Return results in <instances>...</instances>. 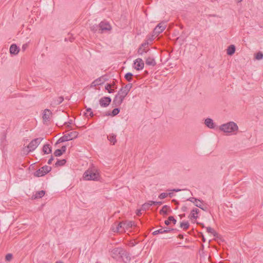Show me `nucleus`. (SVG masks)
I'll use <instances>...</instances> for the list:
<instances>
[{
  "label": "nucleus",
  "mask_w": 263,
  "mask_h": 263,
  "mask_svg": "<svg viewBox=\"0 0 263 263\" xmlns=\"http://www.w3.org/2000/svg\"><path fill=\"white\" fill-rule=\"evenodd\" d=\"M219 129L224 133L235 134L238 129V127L236 123L231 121L221 125L219 127Z\"/></svg>",
  "instance_id": "obj_1"
},
{
  "label": "nucleus",
  "mask_w": 263,
  "mask_h": 263,
  "mask_svg": "<svg viewBox=\"0 0 263 263\" xmlns=\"http://www.w3.org/2000/svg\"><path fill=\"white\" fill-rule=\"evenodd\" d=\"M127 94L128 92L123 88H121L114 98L113 104L116 107L120 106Z\"/></svg>",
  "instance_id": "obj_2"
},
{
  "label": "nucleus",
  "mask_w": 263,
  "mask_h": 263,
  "mask_svg": "<svg viewBox=\"0 0 263 263\" xmlns=\"http://www.w3.org/2000/svg\"><path fill=\"white\" fill-rule=\"evenodd\" d=\"M78 132L76 131L68 133L67 134L64 135L63 136L59 138V140L57 141V143L72 140L73 139L77 138L78 137Z\"/></svg>",
  "instance_id": "obj_3"
},
{
  "label": "nucleus",
  "mask_w": 263,
  "mask_h": 263,
  "mask_svg": "<svg viewBox=\"0 0 263 263\" xmlns=\"http://www.w3.org/2000/svg\"><path fill=\"white\" fill-rule=\"evenodd\" d=\"M83 178L86 180H98L99 174L91 170H88L84 173Z\"/></svg>",
  "instance_id": "obj_4"
},
{
  "label": "nucleus",
  "mask_w": 263,
  "mask_h": 263,
  "mask_svg": "<svg viewBox=\"0 0 263 263\" xmlns=\"http://www.w3.org/2000/svg\"><path fill=\"white\" fill-rule=\"evenodd\" d=\"M110 256L114 259L118 260L121 259L122 255L125 254V250L121 247L115 248L110 251Z\"/></svg>",
  "instance_id": "obj_5"
},
{
  "label": "nucleus",
  "mask_w": 263,
  "mask_h": 263,
  "mask_svg": "<svg viewBox=\"0 0 263 263\" xmlns=\"http://www.w3.org/2000/svg\"><path fill=\"white\" fill-rule=\"evenodd\" d=\"M51 170V166L45 165L42 167L41 168L39 169L38 170L36 171L34 173V176L37 177H42L50 172Z\"/></svg>",
  "instance_id": "obj_6"
},
{
  "label": "nucleus",
  "mask_w": 263,
  "mask_h": 263,
  "mask_svg": "<svg viewBox=\"0 0 263 263\" xmlns=\"http://www.w3.org/2000/svg\"><path fill=\"white\" fill-rule=\"evenodd\" d=\"M43 139V138L40 137L32 140L29 143L27 146L28 148L29 149V152H32L36 149L38 145L41 143Z\"/></svg>",
  "instance_id": "obj_7"
},
{
  "label": "nucleus",
  "mask_w": 263,
  "mask_h": 263,
  "mask_svg": "<svg viewBox=\"0 0 263 263\" xmlns=\"http://www.w3.org/2000/svg\"><path fill=\"white\" fill-rule=\"evenodd\" d=\"M166 27L165 22H161L158 24L153 30V36L158 35L165 30Z\"/></svg>",
  "instance_id": "obj_8"
},
{
  "label": "nucleus",
  "mask_w": 263,
  "mask_h": 263,
  "mask_svg": "<svg viewBox=\"0 0 263 263\" xmlns=\"http://www.w3.org/2000/svg\"><path fill=\"white\" fill-rule=\"evenodd\" d=\"M111 102L109 97H103L99 100V104L102 107H107Z\"/></svg>",
  "instance_id": "obj_9"
},
{
  "label": "nucleus",
  "mask_w": 263,
  "mask_h": 263,
  "mask_svg": "<svg viewBox=\"0 0 263 263\" xmlns=\"http://www.w3.org/2000/svg\"><path fill=\"white\" fill-rule=\"evenodd\" d=\"M145 64L146 65L155 66L157 63L155 59V57L153 54L149 53L148 56L147 58H145Z\"/></svg>",
  "instance_id": "obj_10"
},
{
  "label": "nucleus",
  "mask_w": 263,
  "mask_h": 263,
  "mask_svg": "<svg viewBox=\"0 0 263 263\" xmlns=\"http://www.w3.org/2000/svg\"><path fill=\"white\" fill-rule=\"evenodd\" d=\"M100 33H103L104 31H108L111 29V26L107 22H101L99 24Z\"/></svg>",
  "instance_id": "obj_11"
},
{
  "label": "nucleus",
  "mask_w": 263,
  "mask_h": 263,
  "mask_svg": "<svg viewBox=\"0 0 263 263\" xmlns=\"http://www.w3.org/2000/svg\"><path fill=\"white\" fill-rule=\"evenodd\" d=\"M134 64L135 65V68L137 70H140L143 69L144 64L142 59L138 58L134 61Z\"/></svg>",
  "instance_id": "obj_12"
},
{
  "label": "nucleus",
  "mask_w": 263,
  "mask_h": 263,
  "mask_svg": "<svg viewBox=\"0 0 263 263\" xmlns=\"http://www.w3.org/2000/svg\"><path fill=\"white\" fill-rule=\"evenodd\" d=\"M63 101L64 97L63 96L55 98L53 99V100L51 102V105L53 106H57L60 105L62 102H63Z\"/></svg>",
  "instance_id": "obj_13"
},
{
  "label": "nucleus",
  "mask_w": 263,
  "mask_h": 263,
  "mask_svg": "<svg viewBox=\"0 0 263 263\" xmlns=\"http://www.w3.org/2000/svg\"><path fill=\"white\" fill-rule=\"evenodd\" d=\"M51 114L52 112L49 109H46L44 110V114L43 115V120H44L45 121H49Z\"/></svg>",
  "instance_id": "obj_14"
},
{
  "label": "nucleus",
  "mask_w": 263,
  "mask_h": 263,
  "mask_svg": "<svg viewBox=\"0 0 263 263\" xmlns=\"http://www.w3.org/2000/svg\"><path fill=\"white\" fill-rule=\"evenodd\" d=\"M9 50L11 54L16 55L18 53L20 48L16 44H13L10 46Z\"/></svg>",
  "instance_id": "obj_15"
},
{
  "label": "nucleus",
  "mask_w": 263,
  "mask_h": 263,
  "mask_svg": "<svg viewBox=\"0 0 263 263\" xmlns=\"http://www.w3.org/2000/svg\"><path fill=\"white\" fill-rule=\"evenodd\" d=\"M104 81L105 80L103 77H100L92 82L91 83V86H96L102 85L104 83Z\"/></svg>",
  "instance_id": "obj_16"
},
{
  "label": "nucleus",
  "mask_w": 263,
  "mask_h": 263,
  "mask_svg": "<svg viewBox=\"0 0 263 263\" xmlns=\"http://www.w3.org/2000/svg\"><path fill=\"white\" fill-rule=\"evenodd\" d=\"M199 212V210L197 208L193 209L191 212V214L189 216V217L191 220L196 219L198 218L197 216L195 215H197Z\"/></svg>",
  "instance_id": "obj_17"
},
{
  "label": "nucleus",
  "mask_w": 263,
  "mask_h": 263,
  "mask_svg": "<svg viewBox=\"0 0 263 263\" xmlns=\"http://www.w3.org/2000/svg\"><path fill=\"white\" fill-rule=\"evenodd\" d=\"M42 151L44 153V154H49L51 153L52 150H51V147L50 145L49 144H44L43 148Z\"/></svg>",
  "instance_id": "obj_18"
},
{
  "label": "nucleus",
  "mask_w": 263,
  "mask_h": 263,
  "mask_svg": "<svg viewBox=\"0 0 263 263\" xmlns=\"http://www.w3.org/2000/svg\"><path fill=\"white\" fill-rule=\"evenodd\" d=\"M205 124L211 129H213L215 127L213 121L211 118H207L205 120Z\"/></svg>",
  "instance_id": "obj_19"
},
{
  "label": "nucleus",
  "mask_w": 263,
  "mask_h": 263,
  "mask_svg": "<svg viewBox=\"0 0 263 263\" xmlns=\"http://www.w3.org/2000/svg\"><path fill=\"white\" fill-rule=\"evenodd\" d=\"M235 50V46L234 45H231L228 47L227 53L229 55H232L234 54Z\"/></svg>",
  "instance_id": "obj_20"
},
{
  "label": "nucleus",
  "mask_w": 263,
  "mask_h": 263,
  "mask_svg": "<svg viewBox=\"0 0 263 263\" xmlns=\"http://www.w3.org/2000/svg\"><path fill=\"white\" fill-rule=\"evenodd\" d=\"M125 254L122 255L121 259L123 260L124 262H129L130 260V257L129 253L125 250Z\"/></svg>",
  "instance_id": "obj_21"
},
{
  "label": "nucleus",
  "mask_w": 263,
  "mask_h": 263,
  "mask_svg": "<svg viewBox=\"0 0 263 263\" xmlns=\"http://www.w3.org/2000/svg\"><path fill=\"white\" fill-rule=\"evenodd\" d=\"M45 194V192L43 190L37 191L33 195L32 198L34 199L41 198L44 196Z\"/></svg>",
  "instance_id": "obj_22"
},
{
  "label": "nucleus",
  "mask_w": 263,
  "mask_h": 263,
  "mask_svg": "<svg viewBox=\"0 0 263 263\" xmlns=\"http://www.w3.org/2000/svg\"><path fill=\"white\" fill-rule=\"evenodd\" d=\"M137 52L139 54L142 55L145 53L149 54L150 53V49L146 48H142V47H139Z\"/></svg>",
  "instance_id": "obj_23"
},
{
  "label": "nucleus",
  "mask_w": 263,
  "mask_h": 263,
  "mask_svg": "<svg viewBox=\"0 0 263 263\" xmlns=\"http://www.w3.org/2000/svg\"><path fill=\"white\" fill-rule=\"evenodd\" d=\"M125 224L124 222H119L116 228V230L115 231L119 232L120 231H123L125 228Z\"/></svg>",
  "instance_id": "obj_24"
},
{
  "label": "nucleus",
  "mask_w": 263,
  "mask_h": 263,
  "mask_svg": "<svg viewBox=\"0 0 263 263\" xmlns=\"http://www.w3.org/2000/svg\"><path fill=\"white\" fill-rule=\"evenodd\" d=\"M170 221H172L174 224H175L177 222V220L175 219V218L170 216L168 217V219L164 221V223L166 226H168L170 224Z\"/></svg>",
  "instance_id": "obj_25"
},
{
  "label": "nucleus",
  "mask_w": 263,
  "mask_h": 263,
  "mask_svg": "<svg viewBox=\"0 0 263 263\" xmlns=\"http://www.w3.org/2000/svg\"><path fill=\"white\" fill-rule=\"evenodd\" d=\"M108 140L114 145L117 142L116 135L114 134H111L107 137Z\"/></svg>",
  "instance_id": "obj_26"
},
{
  "label": "nucleus",
  "mask_w": 263,
  "mask_h": 263,
  "mask_svg": "<svg viewBox=\"0 0 263 263\" xmlns=\"http://www.w3.org/2000/svg\"><path fill=\"white\" fill-rule=\"evenodd\" d=\"M207 232L209 233H211L214 237H217L218 234V233L212 228L210 227H208L206 228Z\"/></svg>",
  "instance_id": "obj_27"
},
{
  "label": "nucleus",
  "mask_w": 263,
  "mask_h": 263,
  "mask_svg": "<svg viewBox=\"0 0 263 263\" xmlns=\"http://www.w3.org/2000/svg\"><path fill=\"white\" fill-rule=\"evenodd\" d=\"M90 29L91 31H92L93 32H98L100 33V27L99 25H92L90 27Z\"/></svg>",
  "instance_id": "obj_28"
},
{
  "label": "nucleus",
  "mask_w": 263,
  "mask_h": 263,
  "mask_svg": "<svg viewBox=\"0 0 263 263\" xmlns=\"http://www.w3.org/2000/svg\"><path fill=\"white\" fill-rule=\"evenodd\" d=\"M111 87V84L107 83L105 86V89L107 90V91L110 93H112L115 91L114 89H112Z\"/></svg>",
  "instance_id": "obj_29"
},
{
  "label": "nucleus",
  "mask_w": 263,
  "mask_h": 263,
  "mask_svg": "<svg viewBox=\"0 0 263 263\" xmlns=\"http://www.w3.org/2000/svg\"><path fill=\"white\" fill-rule=\"evenodd\" d=\"M66 162V159H62V160H58V161L55 163V166L56 167L59 166H63L65 164Z\"/></svg>",
  "instance_id": "obj_30"
},
{
  "label": "nucleus",
  "mask_w": 263,
  "mask_h": 263,
  "mask_svg": "<svg viewBox=\"0 0 263 263\" xmlns=\"http://www.w3.org/2000/svg\"><path fill=\"white\" fill-rule=\"evenodd\" d=\"M187 200L193 202L195 206H196V203H199L198 201L200 202H203V201H201L200 200L197 199L196 198H194V197H190V198H188L187 199Z\"/></svg>",
  "instance_id": "obj_31"
},
{
  "label": "nucleus",
  "mask_w": 263,
  "mask_h": 263,
  "mask_svg": "<svg viewBox=\"0 0 263 263\" xmlns=\"http://www.w3.org/2000/svg\"><path fill=\"white\" fill-rule=\"evenodd\" d=\"M190 226V224L188 221L186 222H182L180 223V228H182L183 230H187Z\"/></svg>",
  "instance_id": "obj_32"
},
{
  "label": "nucleus",
  "mask_w": 263,
  "mask_h": 263,
  "mask_svg": "<svg viewBox=\"0 0 263 263\" xmlns=\"http://www.w3.org/2000/svg\"><path fill=\"white\" fill-rule=\"evenodd\" d=\"M168 208H170V207L167 205H164L162 209L160 211V214H162V215H167V209Z\"/></svg>",
  "instance_id": "obj_33"
},
{
  "label": "nucleus",
  "mask_w": 263,
  "mask_h": 263,
  "mask_svg": "<svg viewBox=\"0 0 263 263\" xmlns=\"http://www.w3.org/2000/svg\"><path fill=\"white\" fill-rule=\"evenodd\" d=\"M133 76V74L132 73L127 72L125 74L124 77L127 81L131 82L133 80V78H132Z\"/></svg>",
  "instance_id": "obj_34"
},
{
  "label": "nucleus",
  "mask_w": 263,
  "mask_h": 263,
  "mask_svg": "<svg viewBox=\"0 0 263 263\" xmlns=\"http://www.w3.org/2000/svg\"><path fill=\"white\" fill-rule=\"evenodd\" d=\"M255 58L256 60H260L262 59H263V53L259 51L258 52H257V53L255 54Z\"/></svg>",
  "instance_id": "obj_35"
},
{
  "label": "nucleus",
  "mask_w": 263,
  "mask_h": 263,
  "mask_svg": "<svg viewBox=\"0 0 263 263\" xmlns=\"http://www.w3.org/2000/svg\"><path fill=\"white\" fill-rule=\"evenodd\" d=\"M124 223H126L125 224V228L126 229L132 228L133 226H135V222L132 221L124 222Z\"/></svg>",
  "instance_id": "obj_36"
},
{
  "label": "nucleus",
  "mask_w": 263,
  "mask_h": 263,
  "mask_svg": "<svg viewBox=\"0 0 263 263\" xmlns=\"http://www.w3.org/2000/svg\"><path fill=\"white\" fill-rule=\"evenodd\" d=\"M133 84L131 83H129L126 84L124 87H123V89L125 90V91H127L128 93L130 90V89L132 88Z\"/></svg>",
  "instance_id": "obj_37"
},
{
  "label": "nucleus",
  "mask_w": 263,
  "mask_h": 263,
  "mask_svg": "<svg viewBox=\"0 0 263 263\" xmlns=\"http://www.w3.org/2000/svg\"><path fill=\"white\" fill-rule=\"evenodd\" d=\"M120 111V109L119 108H116L112 110L111 111V116L114 117L116 115H117Z\"/></svg>",
  "instance_id": "obj_38"
},
{
  "label": "nucleus",
  "mask_w": 263,
  "mask_h": 263,
  "mask_svg": "<svg viewBox=\"0 0 263 263\" xmlns=\"http://www.w3.org/2000/svg\"><path fill=\"white\" fill-rule=\"evenodd\" d=\"M163 231H164L163 229H159V230H156V231H154L152 233V234L153 235H157L158 234H163V233H164Z\"/></svg>",
  "instance_id": "obj_39"
},
{
  "label": "nucleus",
  "mask_w": 263,
  "mask_h": 263,
  "mask_svg": "<svg viewBox=\"0 0 263 263\" xmlns=\"http://www.w3.org/2000/svg\"><path fill=\"white\" fill-rule=\"evenodd\" d=\"M63 154L62 152H61L60 149H56L54 152V155L56 157H60Z\"/></svg>",
  "instance_id": "obj_40"
},
{
  "label": "nucleus",
  "mask_w": 263,
  "mask_h": 263,
  "mask_svg": "<svg viewBox=\"0 0 263 263\" xmlns=\"http://www.w3.org/2000/svg\"><path fill=\"white\" fill-rule=\"evenodd\" d=\"M148 42L147 41H146L145 42L143 43L141 45H140V47H142V48H146V49H149L148 48Z\"/></svg>",
  "instance_id": "obj_41"
},
{
  "label": "nucleus",
  "mask_w": 263,
  "mask_h": 263,
  "mask_svg": "<svg viewBox=\"0 0 263 263\" xmlns=\"http://www.w3.org/2000/svg\"><path fill=\"white\" fill-rule=\"evenodd\" d=\"M178 230L176 229H171V228H166V229H164V233H170L172 231H177Z\"/></svg>",
  "instance_id": "obj_42"
},
{
  "label": "nucleus",
  "mask_w": 263,
  "mask_h": 263,
  "mask_svg": "<svg viewBox=\"0 0 263 263\" xmlns=\"http://www.w3.org/2000/svg\"><path fill=\"white\" fill-rule=\"evenodd\" d=\"M12 254L11 253H8L6 255L5 259L6 261H10L12 258Z\"/></svg>",
  "instance_id": "obj_43"
},
{
  "label": "nucleus",
  "mask_w": 263,
  "mask_h": 263,
  "mask_svg": "<svg viewBox=\"0 0 263 263\" xmlns=\"http://www.w3.org/2000/svg\"><path fill=\"white\" fill-rule=\"evenodd\" d=\"M168 196L167 193H162L159 196V198L160 199H163L166 198Z\"/></svg>",
  "instance_id": "obj_44"
},
{
  "label": "nucleus",
  "mask_w": 263,
  "mask_h": 263,
  "mask_svg": "<svg viewBox=\"0 0 263 263\" xmlns=\"http://www.w3.org/2000/svg\"><path fill=\"white\" fill-rule=\"evenodd\" d=\"M196 206L199 208L200 209H202L204 211H207V208L203 207L201 203H196Z\"/></svg>",
  "instance_id": "obj_45"
},
{
  "label": "nucleus",
  "mask_w": 263,
  "mask_h": 263,
  "mask_svg": "<svg viewBox=\"0 0 263 263\" xmlns=\"http://www.w3.org/2000/svg\"><path fill=\"white\" fill-rule=\"evenodd\" d=\"M149 208V205L148 204H147L146 203H144L142 205V210H144V211H146L147 210H148Z\"/></svg>",
  "instance_id": "obj_46"
},
{
  "label": "nucleus",
  "mask_w": 263,
  "mask_h": 263,
  "mask_svg": "<svg viewBox=\"0 0 263 263\" xmlns=\"http://www.w3.org/2000/svg\"><path fill=\"white\" fill-rule=\"evenodd\" d=\"M74 40V37L71 35L69 38L66 37L65 39V41H69L72 42Z\"/></svg>",
  "instance_id": "obj_47"
},
{
  "label": "nucleus",
  "mask_w": 263,
  "mask_h": 263,
  "mask_svg": "<svg viewBox=\"0 0 263 263\" xmlns=\"http://www.w3.org/2000/svg\"><path fill=\"white\" fill-rule=\"evenodd\" d=\"M72 123V120H69L67 122H65L64 124L66 125L67 127H70V125Z\"/></svg>",
  "instance_id": "obj_48"
},
{
  "label": "nucleus",
  "mask_w": 263,
  "mask_h": 263,
  "mask_svg": "<svg viewBox=\"0 0 263 263\" xmlns=\"http://www.w3.org/2000/svg\"><path fill=\"white\" fill-rule=\"evenodd\" d=\"M28 47V43H25L22 46V50L23 51H25Z\"/></svg>",
  "instance_id": "obj_49"
},
{
  "label": "nucleus",
  "mask_w": 263,
  "mask_h": 263,
  "mask_svg": "<svg viewBox=\"0 0 263 263\" xmlns=\"http://www.w3.org/2000/svg\"><path fill=\"white\" fill-rule=\"evenodd\" d=\"M60 150H61V152H62V153L63 154L64 153H65L66 152V146L64 145V146H62L61 147V148L60 149Z\"/></svg>",
  "instance_id": "obj_50"
},
{
  "label": "nucleus",
  "mask_w": 263,
  "mask_h": 263,
  "mask_svg": "<svg viewBox=\"0 0 263 263\" xmlns=\"http://www.w3.org/2000/svg\"><path fill=\"white\" fill-rule=\"evenodd\" d=\"M152 204H154V205H161L162 204V201H154V202H152Z\"/></svg>",
  "instance_id": "obj_51"
},
{
  "label": "nucleus",
  "mask_w": 263,
  "mask_h": 263,
  "mask_svg": "<svg viewBox=\"0 0 263 263\" xmlns=\"http://www.w3.org/2000/svg\"><path fill=\"white\" fill-rule=\"evenodd\" d=\"M199 236L202 237V240L203 242H205V238H204L202 233H199Z\"/></svg>",
  "instance_id": "obj_52"
},
{
  "label": "nucleus",
  "mask_w": 263,
  "mask_h": 263,
  "mask_svg": "<svg viewBox=\"0 0 263 263\" xmlns=\"http://www.w3.org/2000/svg\"><path fill=\"white\" fill-rule=\"evenodd\" d=\"M181 211H182V212H184L187 211V207L186 206L184 205V206H182V207H181Z\"/></svg>",
  "instance_id": "obj_53"
},
{
  "label": "nucleus",
  "mask_w": 263,
  "mask_h": 263,
  "mask_svg": "<svg viewBox=\"0 0 263 263\" xmlns=\"http://www.w3.org/2000/svg\"><path fill=\"white\" fill-rule=\"evenodd\" d=\"M53 157L52 156H51L50 158L48 160V162H47V163L48 164H51L52 163V161H53Z\"/></svg>",
  "instance_id": "obj_54"
},
{
  "label": "nucleus",
  "mask_w": 263,
  "mask_h": 263,
  "mask_svg": "<svg viewBox=\"0 0 263 263\" xmlns=\"http://www.w3.org/2000/svg\"><path fill=\"white\" fill-rule=\"evenodd\" d=\"M104 116H111V112H110V111L106 112L105 113V114L104 115Z\"/></svg>",
  "instance_id": "obj_55"
},
{
  "label": "nucleus",
  "mask_w": 263,
  "mask_h": 263,
  "mask_svg": "<svg viewBox=\"0 0 263 263\" xmlns=\"http://www.w3.org/2000/svg\"><path fill=\"white\" fill-rule=\"evenodd\" d=\"M152 202H154L153 201H149L148 202H146L147 203V204H148L149 205V207L150 208L151 206L152 205H154L153 204H152Z\"/></svg>",
  "instance_id": "obj_56"
},
{
  "label": "nucleus",
  "mask_w": 263,
  "mask_h": 263,
  "mask_svg": "<svg viewBox=\"0 0 263 263\" xmlns=\"http://www.w3.org/2000/svg\"><path fill=\"white\" fill-rule=\"evenodd\" d=\"M141 214V210H137V215L138 216H140Z\"/></svg>",
  "instance_id": "obj_57"
},
{
  "label": "nucleus",
  "mask_w": 263,
  "mask_h": 263,
  "mask_svg": "<svg viewBox=\"0 0 263 263\" xmlns=\"http://www.w3.org/2000/svg\"><path fill=\"white\" fill-rule=\"evenodd\" d=\"M178 237L180 239H183V235L182 234H179V235H178Z\"/></svg>",
  "instance_id": "obj_58"
},
{
  "label": "nucleus",
  "mask_w": 263,
  "mask_h": 263,
  "mask_svg": "<svg viewBox=\"0 0 263 263\" xmlns=\"http://www.w3.org/2000/svg\"><path fill=\"white\" fill-rule=\"evenodd\" d=\"M197 224L200 225L202 228H204V226L203 223L197 222Z\"/></svg>",
  "instance_id": "obj_59"
},
{
  "label": "nucleus",
  "mask_w": 263,
  "mask_h": 263,
  "mask_svg": "<svg viewBox=\"0 0 263 263\" xmlns=\"http://www.w3.org/2000/svg\"><path fill=\"white\" fill-rule=\"evenodd\" d=\"M172 191H174L175 192H178L181 191L180 189H173L172 190Z\"/></svg>",
  "instance_id": "obj_60"
},
{
  "label": "nucleus",
  "mask_w": 263,
  "mask_h": 263,
  "mask_svg": "<svg viewBox=\"0 0 263 263\" xmlns=\"http://www.w3.org/2000/svg\"><path fill=\"white\" fill-rule=\"evenodd\" d=\"M167 194H168V196H169L170 197H172L173 196V193H167Z\"/></svg>",
  "instance_id": "obj_61"
},
{
  "label": "nucleus",
  "mask_w": 263,
  "mask_h": 263,
  "mask_svg": "<svg viewBox=\"0 0 263 263\" xmlns=\"http://www.w3.org/2000/svg\"><path fill=\"white\" fill-rule=\"evenodd\" d=\"M86 111L87 112H90L92 111V110H91V109L90 108H88L86 109Z\"/></svg>",
  "instance_id": "obj_62"
},
{
  "label": "nucleus",
  "mask_w": 263,
  "mask_h": 263,
  "mask_svg": "<svg viewBox=\"0 0 263 263\" xmlns=\"http://www.w3.org/2000/svg\"><path fill=\"white\" fill-rule=\"evenodd\" d=\"M89 115L91 117H93V116H94L93 112L92 111L90 112Z\"/></svg>",
  "instance_id": "obj_63"
},
{
  "label": "nucleus",
  "mask_w": 263,
  "mask_h": 263,
  "mask_svg": "<svg viewBox=\"0 0 263 263\" xmlns=\"http://www.w3.org/2000/svg\"><path fill=\"white\" fill-rule=\"evenodd\" d=\"M112 87H115V89H117V86L115 85V83H114L113 84H112Z\"/></svg>",
  "instance_id": "obj_64"
}]
</instances>
